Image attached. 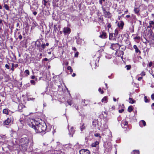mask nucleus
<instances>
[{
  "mask_svg": "<svg viewBox=\"0 0 154 154\" xmlns=\"http://www.w3.org/2000/svg\"><path fill=\"white\" fill-rule=\"evenodd\" d=\"M5 67L8 69H9V65L7 64H6L5 65Z\"/></svg>",
  "mask_w": 154,
  "mask_h": 154,
  "instance_id": "nucleus-52",
  "label": "nucleus"
},
{
  "mask_svg": "<svg viewBox=\"0 0 154 154\" xmlns=\"http://www.w3.org/2000/svg\"><path fill=\"white\" fill-rule=\"evenodd\" d=\"M139 125L141 127H143V126H146V123L144 120H142L140 122Z\"/></svg>",
  "mask_w": 154,
  "mask_h": 154,
  "instance_id": "nucleus-15",
  "label": "nucleus"
},
{
  "mask_svg": "<svg viewBox=\"0 0 154 154\" xmlns=\"http://www.w3.org/2000/svg\"><path fill=\"white\" fill-rule=\"evenodd\" d=\"M71 32V29L68 27H65L63 29V32L64 34L69 33Z\"/></svg>",
  "mask_w": 154,
  "mask_h": 154,
  "instance_id": "nucleus-9",
  "label": "nucleus"
},
{
  "mask_svg": "<svg viewBox=\"0 0 154 154\" xmlns=\"http://www.w3.org/2000/svg\"><path fill=\"white\" fill-rule=\"evenodd\" d=\"M30 83H31V84H32L33 85H35V82L34 80H31Z\"/></svg>",
  "mask_w": 154,
  "mask_h": 154,
  "instance_id": "nucleus-41",
  "label": "nucleus"
},
{
  "mask_svg": "<svg viewBox=\"0 0 154 154\" xmlns=\"http://www.w3.org/2000/svg\"><path fill=\"white\" fill-rule=\"evenodd\" d=\"M33 14L34 15H36V14H37V13L36 12V11H34L33 13Z\"/></svg>",
  "mask_w": 154,
  "mask_h": 154,
  "instance_id": "nucleus-59",
  "label": "nucleus"
},
{
  "mask_svg": "<svg viewBox=\"0 0 154 154\" xmlns=\"http://www.w3.org/2000/svg\"><path fill=\"white\" fill-rule=\"evenodd\" d=\"M151 107L153 109H154V103H153L151 105Z\"/></svg>",
  "mask_w": 154,
  "mask_h": 154,
  "instance_id": "nucleus-57",
  "label": "nucleus"
},
{
  "mask_svg": "<svg viewBox=\"0 0 154 154\" xmlns=\"http://www.w3.org/2000/svg\"><path fill=\"white\" fill-rule=\"evenodd\" d=\"M142 79V77H140L138 78V80L140 81V80H141Z\"/></svg>",
  "mask_w": 154,
  "mask_h": 154,
  "instance_id": "nucleus-62",
  "label": "nucleus"
},
{
  "mask_svg": "<svg viewBox=\"0 0 154 154\" xmlns=\"http://www.w3.org/2000/svg\"><path fill=\"white\" fill-rule=\"evenodd\" d=\"M152 62H150L149 64V67L152 66Z\"/></svg>",
  "mask_w": 154,
  "mask_h": 154,
  "instance_id": "nucleus-54",
  "label": "nucleus"
},
{
  "mask_svg": "<svg viewBox=\"0 0 154 154\" xmlns=\"http://www.w3.org/2000/svg\"><path fill=\"white\" fill-rule=\"evenodd\" d=\"M72 50H73L75 51H76V50H76V48L75 47H72Z\"/></svg>",
  "mask_w": 154,
  "mask_h": 154,
  "instance_id": "nucleus-53",
  "label": "nucleus"
},
{
  "mask_svg": "<svg viewBox=\"0 0 154 154\" xmlns=\"http://www.w3.org/2000/svg\"><path fill=\"white\" fill-rule=\"evenodd\" d=\"M98 91L99 92L101 91V93L102 94L103 93V91L101 90V89L100 88H99Z\"/></svg>",
  "mask_w": 154,
  "mask_h": 154,
  "instance_id": "nucleus-45",
  "label": "nucleus"
},
{
  "mask_svg": "<svg viewBox=\"0 0 154 154\" xmlns=\"http://www.w3.org/2000/svg\"><path fill=\"white\" fill-rule=\"evenodd\" d=\"M54 22L51 21V22H50L49 26L50 27L51 26L52 27L54 24Z\"/></svg>",
  "mask_w": 154,
  "mask_h": 154,
  "instance_id": "nucleus-39",
  "label": "nucleus"
},
{
  "mask_svg": "<svg viewBox=\"0 0 154 154\" xmlns=\"http://www.w3.org/2000/svg\"><path fill=\"white\" fill-rule=\"evenodd\" d=\"M78 54H79V52H77L75 54V57H78Z\"/></svg>",
  "mask_w": 154,
  "mask_h": 154,
  "instance_id": "nucleus-47",
  "label": "nucleus"
},
{
  "mask_svg": "<svg viewBox=\"0 0 154 154\" xmlns=\"http://www.w3.org/2000/svg\"><path fill=\"white\" fill-rule=\"evenodd\" d=\"M18 38H19L20 40H21L22 38V36L21 35H20L18 36Z\"/></svg>",
  "mask_w": 154,
  "mask_h": 154,
  "instance_id": "nucleus-51",
  "label": "nucleus"
},
{
  "mask_svg": "<svg viewBox=\"0 0 154 154\" xmlns=\"http://www.w3.org/2000/svg\"><path fill=\"white\" fill-rule=\"evenodd\" d=\"M134 38L136 39L139 40L140 38V37L139 36H136Z\"/></svg>",
  "mask_w": 154,
  "mask_h": 154,
  "instance_id": "nucleus-48",
  "label": "nucleus"
},
{
  "mask_svg": "<svg viewBox=\"0 0 154 154\" xmlns=\"http://www.w3.org/2000/svg\"><path fill=\"white\" fill-rule=\"evenodd\" d=\"M105 16L106 17L108 18H111V14L108 11L106 13L104 14Z\"/></svg>",
  "mask_w": 154,
  "mask_h": 154,
  "instance_id": "nucleus-16",
  "label": "nucleus"
},
{
  "mask_svg": "<svg viewBox=\"0 0 154 154\" xmlns=\"http://www.w3.org/2000/svg\"><path fill=\"white\" fill-rule=\"evenodd\" d=\"M107 34L103 31L100 33L99 37L103 39H105L107 38Z\"/></svg>",
  "mask_w": 154,
  "mask_h": 154,
  "instance_id": "nucleus-8",
  "label": "nucleus"
},
{
  "mask_svg": "<svg viewBox=\"0 0 154 154\" xmlns=\"http://www.w3.org/2000/svg\"><path fill=\"white\" fill-rule=\"evenodd\" d=\"M67 69L68 70H69L71 73H72L73 71L71 67L70 66H68L67 67Z\"/></svg>",
  "mask_w": 154,
  "mask_h": 154,
  "instance_id": "nucleus-32",
  "label": "nucleus"
},
{
  "mask_svg": "<svg viewBox=\"0 0 154 154\" xmlns=\"http://www.w3.org/2000/svg\"><path fill=\"white\" fill-rule=\"evenodd\" d=\"M124 111V109H122L121 110H119V113H122Z\"/></svg>",
  "mask_w": 154,
  "mask_h": 154,
  "instance_id": "nucleus-50",
  "label": "nucleus"
},
{
  "mask_svg": "<svg viewBox=\"0 0 154 154\" xmlns=\"http://www.w3.org/2000/svg\"><path fill=\"white\" fill-rule=\"evenodd\" d=\"M48 2V0H43L42 3L45 5H46V3Z\"/></svg>",
  "mask_w": 154,
  "mask_h": 154,
  "instance_id": "nucleus-38",
  "label": "nucleus"
},
{
  "mask_svg": "<svg viewBox=\"0 0 154 154\" xmlns=\"http://www.w3.org/2000/svg\"><path fill=\"white\" fill-rule=\"evenodd\" d=\"M133 48L135 49V51L136 53H139V54H140L141 53V52L140 50L137 47V46L136 45H134L133 46Z\"/></svg>",
  "mask_w": 154,
  "mask_h": 154,
  "instance_id": "nucleus-14",
  "label": "nucleus"
},
{
  "mask_svg": "<svg viewBox=\"0 0 154 154\" xmlns=\"http://www.w3.org/2000/svg\"><path fill=\"white\" fill-rule=\"evenodd\" d=\"M98 58V59L99 60V58L97 57V59L96 60V61L93 60L90 63V64L91 67H94V69H96V67H98V63L97 60ZM92 68H93V67H92Z\"/></svg>",
  "mask_w": 154,
  "mask_h": 154,
  "instance_id": "nucleus-4",
  "label": "nucleus"
},
{
  "mask_svg": "<svg viewBox=\"0 0 154 154\" xmlns=\"http://www.w3.org/2000/svg\"><path fill=\"white\" fill-rule=\"evenodd\" d=\"M57 24H54V31L53 32V33L54 34L56 32L58 31V29H57Z\"/></svg>",
  "mask_w": 154,
  "mask_h": 154,
  "instance_id": "nucleus-19",
  "label": "nucleus"
},
{
  "mask_svg": "<svg viewBox=\"0 0 154 154\" xmlns=\"http://www.w3.org/2000/svg\"><path fill=\"white\" fill-rule=\"evenodd\" d=\"M29 143L28 139L26 137L21 138L20 140V145L22 147L27 146L28 145Z\"/></svg>",
  "mask_w": 154,
  "mask_h": 154,
  "instance_id": "nucleus-2",
  "label": "nucleus"
},
{
  "mask_svg": "<svg viewBox=\"0 0 154 154\" xmlns=\"http://www.w3.org/2000/svg\"><path fill=\"white\" fill-rule=\"evenodd\" d=\"M129 103H134L135 102V100H133V99L131 97H130L129 98Z\"/></svg>",
  "mask_w": 154,
  "mask_h": 154,
  "instance_id": "nucleus-26",
  "label": "nucleus"
},
{
  "mask_svg": "<svg viewBox=\"0 0 154 154\" xmlns=\"http://www.w3.org/2000/svg\"><path fill=\"white\" fill-rule=\"evenodd\" d=\"M128 124V122L126 120H123L121 122V125L122 127H124L127 126Z\"/></svg>",
  "mask_w": 154,
  "mask_h": 154,
  "instance_id": "nucleus-12",
  "label": "nucleus"
},
{
  "mask_svg": "<svg viewBox=\"0 0 154 154\" xmlns=\"http://www.w3.org/2000/svg\"><path fill=\"white\" fill-rule=\"evenodd\" d=\"M94 136L96 137H99V138L100 139L101 137V136H100V134L99 133H97L94 134Z\"/></svg>",
  "mask_w": 154,
  "mask_h": 154,
  "instance_id": "nucleus-36",
  "label": "nucleus"
},
{
  "mask_svg": "<svg viewBox=\"0 0 154 154\" xmlns=\"http://www.w3.org/2000/svg\"><path fill=\"white\" fill-rule=\"evenodd\" d=\"M35 130L36 133H41L45 131L47 128L45 123H40L36 121H34L31 124H29Z\"/></svg>",
  "mask_w": 154,
  "mask_h": 154,
  "instance_id": "nucleus-1",
  "label": "nucleus"
},
{
  "mask_svg": "<svg viewBox=\"0 0 154 154\" xmlns=\"http://www.w3.org/2000/svg\"><path fill=\"white\" fill-rule=\"evenodd\" d=\"M141 75L142 76H144L145 75V72H142L141 73Z\"/></svg>",
  "mask_w": 154,
  "mask_h": 154,
  "instance_id": "nucleus-55",
  "label": "nucleus"
},
{
  "mask_svg": "<svg viewBox=\"0 0 154 154\" xmlns=\"http://www.w3.org/2000/svg\"><path fill=\"white\" fill-rule=\"evenodd\" d=\"M116 23H117V26L119 28L121 29H123L124 24L123 21H118L116 22Z\"/></svg>",
  "mask_w": 154,
  "mask_h": 154,
  "instance_id": "nucleus-6",
  "label": "nucleus"
},
{
  "mask_svg": "<svg viewBox=\"0 0 154 154\" xmlns=\"http://www.w3.org/2000/svg\"><path fill=\"white\" fill-rule=\"evenodd\" d=\"M75 130L74 129V128L73 127H72L70 129H69V135L71 136H73V134L75 132Z\"/></svg>",
  "mask_w": 154,
  "mask_h": 154,
  "instance_id": "nucleus-10",
  "label": "nucleus"
},
{
  "mask_svg": "<svg viewBox=\"0 0 154 154\" xmlns=\"http://www.w3.org/2000/svg\"><path fill=\"white\" fill-rule=\"evenodd\" d=\"M35 77L34 75H33L31 76V78L32 79H34L35 78Z\"/></svg>",
  "mask_w": 154,
  "mask_h": 154,
  "instance_id": "nucleus-61",
  "label": "nucleus"
},
{
  "mask_svg": "<svg viewBox=\"0 0 154 154\" xmlns=\"http://www.w3.org/2000/svg\"><path fill=\"white\" fill-rule=\"evenodd\" d=\"M3 113L7 115L8 113V112L7 109H4L3 110Z\"/></svg>",
  "mask_w": 154,
  "mask_h": 154,
  "instance_id": "nucleus-28",
  "label": "nucleus"
},
{
  "mask_svg": "<svg viewBox=\"0 0 154 154\" xmlns=\"http://www.w3.org/2000/svg\"><path fill=\"white\" fill-rule=\"evenodd\" d=\"M62 148V147L61 144L59 143H57V146L55 149L56 150L58 151L60 150Z\"/></svg>",
  "mask_w": 154,
  "mask_h": 154,
  "instance_id": "nucleus-11",
  "label": "nucleus"
},
{
  "mask_svg": "<svg viewBox=\"0 0 154 154\" xmlns=\"http://www.w3.org/2000/svg\"><path fill=\"white\" fill-rule=\"evenodd\" d=\"M113 34L109 33V39L110 40L112 39V38L113 37Z\"/></svg>",
  "mask_w": 154,
  "mask_h": 154,
  "instance_id": "nucleus-35",
  "label": "nucleus"
},
{
  "mask_svg": "<svg viewBox=\"0 0 154 154\" xmlns=\"http://www.w3.org/2000/svg\"><path fill=\"white\" fill-rule=\"evenodd\" d=\"M45 43H43V44H42V45H41V47L43 48V49H44L45 48Z\"/></svg>",
  "mask_w": 154,
  "mask_h": 154,
  "instance_id": "nucleus-46",
  "label": "nucleus"
},
{
  "mask_svg": "<svg viewBox=\"0 0 154 154\" xmlns=\"http://www.w3.org/2000/svg\"><path fill=\"white\" fill-rule=\"evenodd\" d=\"M126 67L127 68V69L128 70H129L131 68V66L130 65H126Z\"/></svg>",
  "mask_w": 154,
  "mask_h": 154,
  "instance_id": "nucleus-43",
  "label": "nucleus"
},
{
  "mask_svg": "<svg viewBox=\"0 0 154 154\" xmlns=\"http://www.w3.org/2000/svg\"><path fill=\"white\" fill-rule=\"evenodd\" d=\"M98 58V59L99 60V58L97 57V59L96 60V61L93 60L90 63V64L91 67H94V69H96V67H98V63L97 60ZM92 68H93V67H92Z\"/></svg>",
  "mask_w": 154,
  "mask_h": 154,
  "instance_id": "nucleus-3",
  "label": "nucleus"
},
{
  "mask_svg": "<svg viewBox=\"0 0 154 154\" xmlns=\"http://www.w3.org/2000/svg\"><path fill=\"white\" fill-rule=\"evenodd\" d=\"M149 24L150 25V27H152L151 25H154V22L153 21H150L149 22Z\"/></svg>",
  "mask_w": 154,
  "mask_h": 154,
  "instance_id": "nucleus-42",
  "label": "nucleus"
},
{
  "mask_svg": "<svg viewBox=\"0 0 154 154\" xmlns=\"http://www.w3.org/2000/svg\"><path fill=\"white\" fill-rule=\"evenodd\" d=\"M36 8V9H37L38 8V7L36 6L35 5H33L32 6H31L30 9L32 11H33V8H34L35 9Z\"/></svg>",
  "mask_w": 154,
  "mask_h": 154,
  "instance_id": "nucleus-29",
  "label": "nucleus"
},
{
  "mask_svg": "<svg viewBox=\"0 0 154 154\" xmlns=\"http://www.w3.org/2000/svg\"><path fill=\"white\" fill-rule=\"evenodd\" d=\"M106 25L107 26V27H108L109 28H110L111 27V25L110 24L108 23H106Z\"/></svg>",
  "mask_w": 154,
  "mask_h": 154,
  "instance_id": "nucleus-40",
  "label": "nucleus"
},
{
  "mask_svg": "<svg viewBox=\"0 0 154 154\" xmlns=\"http://www.w3.org/2000/svg\"><path fill=\"white\" fill-rule=\"evenodd\" d=\"M25 73L29 75V72L28 70H26L25 71Z\"/></svg>",
  "mask_w": 154,
  "mask_h": 154,
  "instance_id": "nucleus-44",
  "label": "nucleus"
},
{
  "mask_svg": "<svg viewBox=\"0 0 154 154\" xmlns=\"http://www.w3.org/2000/svg\"><path fill=\"white\" fill-rule=\"evenodd\" d=\"M124 16V15H122L121 17V18H120L121 19H122L123 18H129V17H130V16L129 15H126V16H125V17Z\"/></svg>",
  "mask_w": 154,
  "mask_h": 154,
  "instance_id": "nucleus-31",
  "label": "nucleus"
},
{
  "mask_svg": "<svg viewBox=\"0 0 154 154\" xmlns=\"http://www.w3.org/2000/svg\"><path fill=\"white\" fill-rule=\"evenodd\" d=\"M4 7L6 10H9V7L7 4H4Z\"/></svg>",
  "mask_w": 154,
  "mask_h": 154,
  "instance_id": "nucleus-34",
  "label": "nucleus"
},
{
  "mask_svg": "<svg viewBox=\"0 0 154 154\" xmlns=\"http://www.w3.org/2000/svg\"><path fill=\"white\" fill-rule=\"evenodd\" d=\"M151 98L152 100H154V94H153L151 95Z\"/></svg>",
  "mask_w": 154,
  "mask_h": 154,
  "instance_id": "nucleus-49",
  "label": "nucleus"
},
{
  "mask_svg": "<svg viewBox=\"0 0 154 154\" xmlns=\"http://www.w3.org/2000/svg\"><path fill=\"white\" fill-rule=\"evenodd\" d=\"M150 35H151L152 36V35L153 36V38H154V36L153 35V34L152 32H151Z\"/></svg>",
  "mask_w": 154,
  "mask_h": 154,
  "instance_id": "nucleus-63",
  "label": "nucleus"
},
{
  "mask_svg": "<svg viewBox=\"0 0 154 154\" xmlns=\"http://www.w3.org/2000/svg\"><path fill=\"white\" fill-rule=\"evenodd\" d=\"M104 113L106 115L105 117H107V113L106 112H102V113Z\"/></svg>",
  "mask_w": 154,
  "mask_h": 154,
  "instance_id": "nucleus-58",
  "label": "nucleus"
},
{
  "mask_svg": "<svg viewBox=\"0 0 154 154\" xmlns=\"http://www.w3.org/2000/svg\"><path fill=\"white\" fill-rule=\"evenodd\" d=\"M134 11L137 14L139 12V9L137 8H134Z\"/></svg>",
  "mask_w": 154,
  "mask_h": 154,
  "instance_id": "nucleus-30",
  "label": "nucleus"
},
{
  "mask_svg": "<svg viewBox=\"0 0 154 154\" xmlns=\"http://www.w3.org/2000/svg\"><path fill=\"white\" fill-rule=\"evenodd\" d=\"M80 154H90V151L87 149H82L79 151Z\"/></svg>",
  "mask_w": 154,
  "mask_h": 154,
  "instance_id": "nucleus-7",
  "label": "nucleus"
},
{
  "mask_svg": "<svg viewBox=\"0 0 154 154\" xmlns=\"http://www.w3.org/2000/svg\"><path fill=\"white\" fill-rule=\"evenodd\" d=\"M99 144V143L98 142L96 141L94 143H92L91 145L92 147H95L97 146V145Z\"/></svg>",
  "mask_w": 154,
  "mask_h": 154,
  "instance_id": "nucleus-21",
  "label": "nucleus"
},
{
  "mask_svg": "<svg viewBox=\"0 0 154 154\" xmlns=\"http://www.w3.org/2000/svg\"><path fill=\"white\" fill-rule=\"evenodd\" d=\"M118 34V30L117 29H115V33H114V35L115 36H116Z\"/></svg>",
  "mask_w": 154,
  "mask_h": 154,
  "instance_id": "nucleus-37",
  "label": "nucleus"
},
{
  "mask_svg": "<svg viewBox=\"0 0 154 154\" xmlns=\"http://www.w3.org/2000/svg\"><path fill=\"white\" fill-rule=\"evenodd\" d=\"M11 118H8L3 122V125H10L11 123Z\"/></svg>",
  "mask_w": 154,
  "mask_h": 154,
  "instance_id": "nucleus-5",
  "label": "nucleus"
},
{
  "mask_svg": "<svg viewBox=\"0 0 154 154\" xmlns=\"http://www.w3.org/2000/svg\"><path fill=\"white\" fill-rule=\"evenodd\" d=\"M107 101V97H104L101 100V101L104 103H106Z\"/></svg>",
  "mask_w": 154,
  "mask_h": 154,
  "instance_id": "nucleus-23",
  "label": "nucleus"
},
{
  "mask_svg": "<svg viewBox=\"0 0 154 154\" xmlns=\"http://www.w3.org/2000/svg\"><path fill=\"white\" fill-rule=\"evenodd\" d=\"M89 102L88 100H84L82 101V103H83V105L85 106H87Z\"/></svg>",
  "mask_w": 154,
  "mask_h": 154,
  "instance_id": "nucleus-20",
  "label": "nucleus"
},
{
  "mask_svg": "<svg viewBox=\"0 0 154 154\" xmlns=\"http://www.w3.org/2000/svg\"><path fill=\"white\" fill-rule=\"evenodd\" d=\"M75 39H77L76 42L78 44H81L82 42V39L80 38L79 36L76 37Z\"/></svg>",
  "mask_w": 154,
  "mask_h": 154,
  "instance_id": "nucleus-13",
  "label": "nucleus"
},
{
  "mask_svg": "<svg viewBox=\"0 0 154 154\" xmlns=\"http://www.w3.org/2000/svg\"><path fill=\"white\" fill-rule=\"evenodd\" d=\"M102 8L104 14L108 12L107 11V9H108V8H103V6H102Z\"/></svg>",
  "mask_w": 154,
  "mask_h": 154,
  "instance_id": "nucleus-22",
  "label": "nucleus"
},
{
  "mask_svg": "<svg viewBox=\"0 0 154 154\" xmlns=\"http://www.w3.org/2000/svg\"><path fill=\"white\" fill-rule=\"evenodd\" d=\"M11 69L12 70H13L14 69V64L13 63H12V68H11Z\"/></svg>",
  "mask_w": 154,
  "mask_h": 154,
  "instance_id": "nucleus-60",
  "label": "nucleus"
},
{
  "mask_svg": "<svg viewBox=\"0 0 154 154\" xmlns=\"http://www.w3.org/2000/svg\"><path fill=\"white\" fill-rule=\"evenodd\" d=\"M133 153H131V154H140L139 151L138 150H134Z\"/></svg>",
  "mask_w": 154,
  "mask_h": 154,
  "instance_id": "nucleus-25",
  "label": "nucleus"
},
{
  "mask_svg": "<svg viewBox=\"0 0 154 154\" xmlns=\"http://www.w3.org/2000/svg\"><path fill=\"white\" fill-rule=\"evenodd\" d=\"M99 2L100 4L102 5V0H99Z\"/></svg>",
  "mask_w": 154,
  "mask_h": 154,
  "instance_id": "nucleus-56",
  "label": "nucleus"
},
{
  "mask_svg": "<svg viewBox=\"0 0 154 154\" xmlns=\"http://www.w3.org/2000/svg\"><path fill=\"white\" fill-rule=\"evenodd\" d=\"M119 45V44H112L111 45L110 48L113 50H114L116 48V47H117Z\"/></svg>",
  "mask_w": 154,
  "mask_h": 154,
  "instance_id": "nucleus-17",
  "label": "nucleus"
},
{
  "mask_svg": "<svg viewBox=\"0 0 154 154\" xmlns=\"http://www.w3.org/2000/svg\"><path fill=\"white\" fill-rule=\"evenodd\" d=\"M86 126L85 125V124L83 123L82 125L80 126V128L81 129V131H82L84 130L85 129Z\"/></svg>",
  "mask_w": 154,
  "mask_h": 154,
  "instance_id": "nucleus-24",
  "label": "nucleus"
},
{
  "mask_svg": "<svg viewBox=\"0 0 154 154\" xmlns=\"http://www.w3.org/2000/svg\"><path fill=\"white\" fill-rule=\"evenodd\" d=\"M98 121L97 120H94L92 122V125L94 127H96L97 125H98Z\"/></svg>",
  "mask_w": 154,
  "mask_h": 154,
  "instance_id": "nucleus-18",
  "label": "nucleus"
},
{
  "mask_svg": "<svg viewBox=\"0 0 154 154\" xmlns=\"http://www.w3.org/2000/svg\"><path fill=\"white\" fill-rule=\"evenodd\" d=\"M144 100L146 103L149 102V100L147 98V97L146 96H145L144 97Z\"/></svg>",
  "mask_w": 154,
  "mask_h": 154,
  "instance_id": "nucleus-33",
  "label": "nucleus"
},
{
  "mask_svg": "<svg viewBox=\"0 0 154 154\" xmlns=\"http://www.w3.org/2000/svg\"><path fill=\"white\" fill-rule=\"evenodd\" d=\"M76 75V74H75L74 73H73L72 75V76L73 77H75Z\"/></svg>",
  "mask_w": 154,
  "mask_h": 154,
  "instance_id": "nucleus-64",
  "label": "nucleus"
},
{
  "mask_svg": "<svg viewBox=\"0 0 154 154\" xmlns=\"http://www.w3.org/2000/svg\"><path fill=\"white\" fill-rule=\"evenodd\" d=\"M133 107L132 106H129L128 108V111L129 112H131L133 110Z\"/></svg>",
  "mask_w": 154,
  "mask_h": 154,
  "instance_id": "nucleus-27",
  "label": "nucleus"
}]
</instances>
